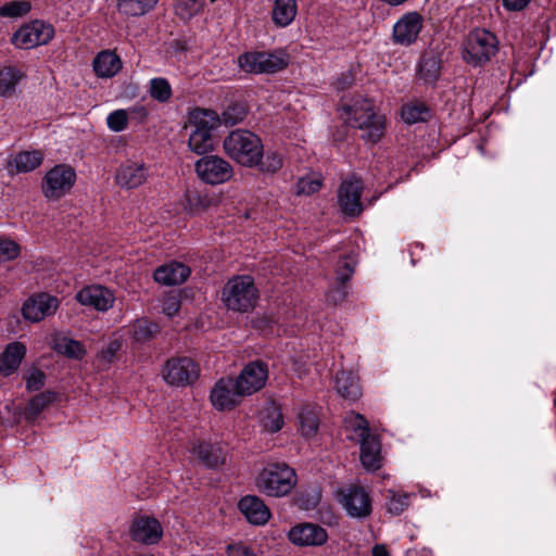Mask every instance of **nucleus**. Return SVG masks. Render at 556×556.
<instances>
[{
    "instance_id": "f257e3e1",
    "label": "nucleus",
    "mask_w": 556,
    "mask_h": 556,
    "mask_svg": "<svg viewBox=\"0 0 556 556\" xmlns=\"http://www.w3.org/2000/svg\"><path fill=\"white\" fill-rule=\"evenodd\" d=\"M222 125L219 115L208 109L195 108L188 112L185 129L189 131L188 148L203 155L215 149L214 132Z\"/></svg>"
},
{
    "instance_id": "f03ea898",
    "label": "nucleus",
    "mask_w": 556,
    "mask_h": 556,
    "mask_svg": "<svg viewBox=\"0 0 556 556\" xmlns=\"http://www.w3.org/2000/svg\"><path fill=\"white\" fill-rule=\"evenodd\" d=\"M345 121L364 131L363 137L377 142L384 132V116L376 111L369 99H356L353 104L343 108Z\"/></svg>"
},
{
    "instance_id": "7ed1b4c3",
    "label": "nucleus",
    "mask_w": 556,
    "mask_h": 556,
    "mask_svg": "<svg viewBox=\"0 0 556 556\" xmlns=\"http://www.w3.org/2000/svg\"><path fill=\"white\" fill-rule=\"evenodd\" d=\"M224 152L241 166L256 167L263 156V142L258 136L249 131L237 129L225 137Z\"/></svg>"
},
{
    "instance_id": "20e7f679",
    "label": "nucleus",
    "mask_w": 556,
    "mask_h": 556,
    "mask_svg": "<svg viewBox=\"0 0 556 556\" xmlns=\"http://www.w3.org/2000/svg\"><path fill=\"white\" fill-rule=\"evenodd\" d=\"M295 484V471L283 463L266 465L255 478L256 489L270 497H283L288 495Z\"/></svg>"
},
{
    "instance_id": "39448f33",
    "label": "nucleus",
    "mask_w": 556,
    "mask_h": 556,
    "mask_svg": "<svg viewBox=\"0 0 556 556\" xmlns=\"http://www.w3.org/2000/svg\"><path fill=\"white\" fill-rule=\"evenodd\" d=\"M239 68L247 74H274L282 71L289 63L285 50L248 51L238 56Z\"/></svg>"
},
{
    "instance_id": "423d86ee",
    "label": "nucleus",
    "mask_w": 556,
    "mask_h": 556,
    "mask_svg": "<svg viewBox=\"0 0 556 556\" xmlns=\"http://www.w3.org/2000/svg\"><path fill=\"white\" fill-rule=\"evenodd\" d=\"M227 308L236 312L252 309L257 301V290L253 278L248 275L236 276L228 280L222 293Z\"/></svg>"
},
{
    "instance_id": "0eeeda50",
    "label": "nucleus",
    "mask_w": 556,
    "mask_h": 556,
    "mask_svg": "<svg viewBox=\"0 0 556 556\" xmlns=\"http://www.w3.org/2000/svg\"><path fill=\"white\" fill-rule=\"evenodd\" d=\"M496 37L486 29L471 31L463 48L464 60L471 65H480L488 62L497 51Z\"/></svg>"
},
{
    "instance_id": "6e6552de",
    "label": "nucleus",
    "mask_w": 556,
    "mask_h": 556,
    "mask_svg": "<svg viewBox=\"0 0 556 556\" xmlns=\"http://www.w3.org/2000/svg\"><path fill=\"white\" fill-rule=\"evenodd\" d=\"M75 181L74 168L66 164H59L45 174L41 192L49 201H58L71 192Z\"/></svg>"
},
{
    "instance_id": "1a4fd4ad",
    "label": "nucleus",
    "mask_w": 556,
    "mask_h": 556,
    "mask_svg": "<svg viewBox=\"0 0 556 556\" xmlns=\"http://www.w3.org/2000/svg\"><path fill=\"white\" fill-rule=\"evenodd\" d=\"M199 179L207 185H220L233 176L231 164L218 155H204L194 163Z\"/></svg>"
},
{
    "instance_id": "9d476101",
    "label": "nucleus",
    "mask_w": 556,
    "mask_h": 556,
    "mask_svg": "<svg viewBox=\"0 0 556 556\" xmlns=\"http://www.w3.org/2000/svg\"><path fill=\"white\" fill-rule=\"evenodd\" d=\"M199 372L198 365L187 356L169 358L161 371L163 380L175 387L191 384L198 379Z\"/></svg>"
},
{
    "instance_id": "9b49d317",
    "label": "nucleus",
    "mask_w": 556,
    "mask_h": 556,
    "mask_svg": "<svg viewBox=\"0 0 556 556\" xmlns=\"http://www.w3.org/2000/svg\"><path fill=\"white\" fill-rule=\"evenodd\" d=\"M54 35L51 25L41 21H33L21 26L12 36V43L18 49H33L47 45Z\"/></svg>"
},
{
    "instance_id": "f8f14e48",
    "label": "nucleus",
    "mask_w": 556,
    "mask_h": 556,
    "mask_svg": "<svg viewBox=\"0 0 556 556\" xmlns=\"http://www.w3.org/2000/svg\"><path fill=\"white\" fill-rule=\"evenodd\" d=\"M338 502L352 518H366L371 513V498L361 486H348L337 493Z\"/></svg>"
},
{
    "instance_id": "ddd939ff",
    "label": "nucleus",
    "mask_w": 556,
    "mask_h": 556,
    "mask_svg": "<svg viewBox=\"0 0 556 556\" xmlns=\"http://www.w3.org/2000/svg\"><path fill=\"white\" fill-rule=\"evenodd\" d=\"M363 182L355 176L344 179L338 190V204L344 215L357 216L363 211Z\"/></svg>"
},
{
    "instance_id": "4468645a",
    "label": "nucleus",
    "mask_w": 556,
    "mask_h": 556,
    "mask_svg": "<svg viewBox=\"0 0 556 556\" xmlns=\"http://www.w3.org/2000/svg\"><path fill=\"white\" fill-rule=\"evenodd\" d=\"M424 26V18L417 12L403 14L392 29V40L395 45L408 47L416 42Z\"/></svg>"
},
{
    "instance_id": "2eb2a0df",
    "label": "nucleus",
    "mask_w": 556,
    "mask_h": 556,
    "mask_svg": "<svg viewBox=\"0 0 556 556\" xmlns=\"http://www.w3.org/2000/svg\"><path fill=\"white\" fill-rule=\"evenodd\" d=\"M59 306L55 296L48 293H38L30 296L23 305L22 314L26 320L38 323L53 315Z\"/></svg>"
},
{
    "instance_id": "dca6fc26",
    "label": "nucleus",
    "mask_w": 556,
    "mask_h": 556,
    "mask_svg": "<svg viewBox=\"0 0 556 556\" xmlns=\"http://www.w3.org/2000/svg\"><path fill=\"white\" fill-rule=\"evenodd\" d=\"M237 388V381L232 379H220L213 387L210 400L217 410H229L236 407L242 396Z\"/></svg>"
},
{
    "instance_id": "f3484780",
    "label": "nucleus",
    "mask_w": 556,
    "mask_h": 556,
    "mask_svg": "<svg viewBox=\"0 0 556 556\" xmlns=\"http://www.w3.org/2000/svg\"><path fill=\"white\" fill-rule=\"evenodd\" d=\"M268 378L267 367L260 362L248 364L239 375L237 388L243 395H250L261 390Z\"/></svg>"
},
{
    "instance_id": "a211bd4d",
    "label": "nucleus",
    "mask_w": 556,
    "mask_h": 556,
    "mask_svg": "<svg viewBox=\"0 0 556 556\" xmlns=\"http://www.w3.org/2000/svg\"><path fill=\"white\" fill-rule=\"evenodd\" d=\"M288 539L296 546H320L327 542L328 533L318 525L305 522L292 527Z\"/></svg>"
},
{
    "instance_id": "6ab92c4d",
    "label": "nucleus",
    "mask_w": 556,
    "mask_h": 556,
    "mask_svg": "<svg viewBox=\"0 0 556 556\" xmlns=\"http://www.w3.org/2000/svg\"><path fill=\"white\" fill-rule=\"evenodd\" d=\"M238 509L252 526H265L271 518L269 507L256 495L242 496L238 502Z\"/></svg>"
},
{
    "instance_id": "aec40b11",
    "label": "nucleus",
    "mask_w": 556,
    "mask_h": 556,
    "mask_svg": "<svg viewBox=\"0 0 556 556\" xmlns=\"http://www.w3.org/2000/svg\"><path fill=\"white\" fill-rule=\"evenodd\" d=\"M76 300L81 305L105 312L113 306L115 296L110 289L100 285H92L79 290L76 294Z\"/></svg>"
},
{
    "instance_id": "412c9836",
    "label": "nucleus",
    "mask_w": 556,
    "mask_h": 556,
    "mask_svg": "<svg viewBox=\"0 0 556 556\" xmlns=\"http://www.w3.org/2000/svg\"><path fill=\"white\" fill-rule=\"evenodd\" d=\"M163 534L161 523L152 517L141 516L132 521L130 528L131 540L146 544H156Z\"/></svg>"
},
{
    "instance_id": "4be33fe9",
    "label": "nucleus",
    "mask_w": 556,
    "mask_h": 556,
    "mask_svg": "<svg viewBox=\"0 0 556 556\" xmlns=\"http://www.w3.org/2000/svg\"><path fill=\"white\" fill-rule=\"evenodd\" d=\"M148 176V167L144 163L127 161L116 169L115 181L124 189H135L144 184Z\"/></svg>"
},
{
    "instance_id": "5701e85b",
    "label": "nucleus",
    "mask_w": 556,
    "mask_h": 556,
    "mask_svg": "<svg viewBox=\"0 0 556 556\" xmlns=\"http://www.w3.org/2000/svg\"><path fill=\"white\" fill-rule=\"evenodd\" d=\"M26 353V345L20 341L7 344L0 354V376L9 377L16 372Z\"/></svg>"
},
{
    "instance_id": "b1692460",
    "label": "nucleus",
    "mask_w": 556,
    "mask_h": 556,
    "mask_svg": "<svg viewBox=\"0 0 556 556\" xmlns=\"http://www.w3.org/2000/svg\"><path fill=\"white\" fill-rule=\"evenodd\" d=\"M43 161V153L39 150L21 151L12 155L7 163L11 175L29 173L38 168Z\"/></svg>"
},
{
    "instance_id": "393cba45",
    "label": "nucleus",
    "mask_w": 556,
    "mask_h": 556,
    "mask_svg": "<svg viewBox=\"0 0 556 556\" xmlns=\"http://www.w3.org/2000/svg\"><path fill=\"white\" fill-rule=\"evenodd\" d=\"M190 269L179 262H170L154 270V280L164 286L180 285L187 280Z\"/></svg>"
},
{
    "instance_id": "a878e982",
    "label": "nucleus",
    "mask_w": 556,
    "mask_h": 556,
    "mask_svg": "<svg viewBox=\"0 0 556 556\" xmlns=\"http://www.w3.org/2000/svg\"><path fill=\"white\" fill-rule=\"evenodd\" d=\"M361 445V463L368 471H375L381 467V445L378 438L374 434L358 442Z\"/></svg>"
},
{
    "instance_id": "bb28decb",
    "label": "nucleus",
    "mask_w": 556,
    "mask_h": 556,
    "mask_svg": "<svg viewBox=\"0 0 556 556\" xmlns=\"http://www.w3.org/2000/svg\"><path fill=\"white\" fill-rule=\"evenodd\" d=\"M25 78V72L14 65L0 67V97L13 98L17 92L18 84Z\"/></svg>"
},
{
    "instance_id": "cd10ccee",
    "label": "nucleus",
    "mask_w": 556,
    "mask_h": 556,
    "mask_svg": "<svg viewBox=\"0 0 556 556\" xmlns=\"http://www.w3.org/2000/svg\"><path fill=\"white\" fill-rule=\"evenodd\" d=\"M122 68V61L112 51H102L93 60V70L98 77L111 78Z\"/></svg>"
},
{
    "instance_id": "c85d7f7f",
    "label": "nucleus",
    "mask_w": 556,
    "mask_h": 556,
    "mask_svg": "<svg viewBox=\"0 0 556 556\" xmlns=\"http://www.w3.org/2000/svg\"><path fill=\"white\" fill-rule=\"evenodd\" d=\"M336 390L342 397L356 401L362 395L358 377L352 371L342 370L336 376Z\"/></svg>"
},
{
    "instance_id": "c756f323",
    "label": "nucleus",
    "mask_w": 556,
    "mask_h": 556,
    "mask_svg": "<svg viewBox=\"0 0 556 556\" xmlns=\"http://www.w3.org/2000/svg\"><path fill=\"white\" fill-rule=\"evenodd\" d=\"M299 431L305 438L316 435L319 428V413L317 406L303 405L298 415Z\"/></svg>"
},
{
    "instance_id": "7c9ffc66",
    "label": "nucleus",
    "mask_w": 556,
    "mask_h": 556,
    "mask_svg": "<svg viewBox=\"0 0 556 556\" xmlns=\"http://www.w3.org/2000/svg\"><path fill=\"white\" fill-rule=\"evenodd\" d=\"M344 430L348 438L357 442L370 435L367 420L357 413H346L344 417Z\"/></svg>"
},
{
    "instance_id": "2f4dec72",
    "label": "nucleus",
    "mask_w": 556,
    "mask_h": 556,
    "mask_svg": "<svg viewBox=\"0 0 556 556\" xmlns=\"http://www.w3.org/2000/svg\"><path fill=\"white\" fill-rule=\"evenodd\" d=\"M258 419L263 430L269 433L278 432L283 426L281 410L274 403L267 404L261 410Z\"/></svg>"
},
{
    "instance_id": "473e14b6",
    "label": "nucleus",
    "mask_w": 556,
    "mask_h": 556,
    "mask_svg": "<svg viewBox=\"0 0 556 556\" xmlns=\"http://www.w3.org/2000/svg\"><path fill=\"white\" fill-rule=\"evenodd\" d=\"M193 454L207 467H217L224 463V453L217 445L200 442L192 448Z\"/></svg>"
},
{
    "instance_id": "72a5a7b5",
    "label": "nucleus",
    "mask_w": 556,
    "mask_h": 556,
    "mask_svg": "<svg viewBox=\"0 0 556 556\" xmlns=\"http://www.w3.org/2000/svg\"><path fill=\"white\" fill-rule=\"evenodd\" d=\"M271 15L277 26L286 27L290 25L296 15L295 0H275Z\"/></svg>"
},
{
    "instance_id": "f704fd0d",
    "label": "nucleus",
    "mask_w": 556,
    "mask_h": 556,
    "mask_svg": "<svg viewBox=\"0 0 556 556\" xmlns=\"http://www.w3.org/2000/svg\"><path fill=\"white\" fill-rule=\"evenodd\" d=\"M56 399V394L52 391L41 392L33 396L24 412V417L27 421H35L40 413L52 404Z\"/></svg>"
},
{
    "instance_id": "c9c22d12",
    "label": "nucleus",
    "mask_w": 556,
    "mask_h": 556,
    "mask_svg": "<svg viewBox=\"0 0 556 556\" xmlns=\"http://www.w3.org/2000/svg\"><path fill=\"white\" fill-rule=\"evenodd\" d=\"M213 204V198L208 193L187 191L184 195V210L190 215H198Z\"/></svg>"
},
{
    "instance_id": "e433bc0d",
    "label": "nucleus",
    "mask_w": 556,
    "mask_h": 556,
    "mask_svg": "<svg viewBox=\"0 0 556 556\" xmlns=\"http://www.w3.org/2000/svg\"><path fill=\"white\" fill-rule=\"evenodd\" d=\"M53 345L58 353L70 358L81 359L86 355V349L79 341L65 336H58Z\"/></svg>"
},
{
    "instance_id": "4c0bfd02",
    "label": "nucleus",
    "mask_w": 556,
    "mask_h": 556,
    "mask_svg": "<svg viewBox=\"0 0 556 556\" xmlns=\"http://www.w3.org/2000/svg\"><path fill=\"white\" fill-rule=\"evenodd\" d=\"M157 0H118L117 7L121 13L128 16H141L152 10Z\"/></svg>"
},
{
    "instance_id": "58836bf2",
    "label": "nucleus",
    "mask_w": 556,
    "mask_h": 556,
    "mask_svg": "<svg viewBox=\"0 0 556 556\" xmlns=\"http://www.w3.org/2000/svg\"><path fill=\"white\" fill-rule=\"evenodd\" d=\"M441 61L434 52H426L420 62L419 73L426 83L434 81L440 75Z\"/></svg>"
},
{
    "instance_id": "ea45409f",
    "label": "nucleus",
    "mask_w": 556,
    "mask_h": 556,
    "mask_svg": "<svg viewBox=\"0 0 556 556\" xmlns=\"http://www.w3.org/2000/svg\"><path fill=\"white\" fill-rule=\"evenodd\" d=\"M402 118L407 124L425 122L429 116V109L424 103L410 102L403 106Z\"/></svg>"
},
{
    "instance_id": "a19ab883",
    "label": "nucleus",
    "mask_w": 556,
    "mask_h": 556,
    "mask_svg": "<svg viewBox=\"0 0 556 556\" xmlns=\"http://www.w3.org/2000/svg\"><path fill=\"white\" fill-rule=\"evenodd\" d=\"M283 165V156L276 150H268L266 153L263 151V156L257 163L256 167L262 173L274 174L278 172Z\"/></svg>"
},
{
    "instance_id": "79ce46f5",
    "label": "nucleus",
    "mask_w": 556,
    "mask_h": 556,
    "mask_svg": "<svg viewBox=\"0 0 556 556\" xmlns=\"http://www.w3.org/2000/svg\"><path fill=\"white\" fill-rule=\"evenodd\" d=\"M149 94L154 100L165 103L172 97V87L167 79L163 77L152 78L149 81Z\"/></svg>"
},
{
    "instance_id": "37998d69",
    "label": "nucleus",
    "mask_w": 556,
    "mask_h": 556,
    "mask_svg": "<svg viewBox=\"0 0 556 556\" xmlns=\"http://www.w3.org/2000/svg\"><path fill=\"white\" fill-rule=\"evenodd\" d=\"M202 0H175V14L182 21H189L202 10Z\"/></svg>"
},
{
    "instance_id": "c03bdc74",
    "label": "nucleus",
    "mask_w": 556,
    "mask_h": 556,
    "mask_svg": "<svg viewBox=\"0 0 556 556\" xmlns=\"http://www.w3.org/2000/svg\"><path fill=\"white\" fill-rule=\"evenodd\" d=\"M321 187V176L312 173L299 178L295 185V193L299 195H311L317 192Z\"/></svg>"
},
{
    "instance_id": "a18cd8bd",
    "label": "nucleus",
    "mask_w": 556,
    "mask_h": 556,
    "mask_svg": "<svg viewBox=\"0 0 556 556\" xmlns=\"http://www.w3.org/2000/svg\"><path fill=\"white\" fill-rule=\"evenodd\" d=\"M31 9L30 2L26 0H15L0 7V16L17 18L26 15Z\"/></svg>"
},
{
    "instance_id": "49530a36",
    "label": "nucleus",
    "mask_w": 556,
    "mask_h": 556,
    "mask_svg": "<svg viewBox=\"0 0 556 556\" xmlns=\"http://www.w3.org/2000/svg\"><path fill=\"white\" fill-rule=\"evenodd\" d=\"M409 494L390 490L387 509L392 515L402 514L409 505Z\"/></svg>"
},
{
    "instance_id": "de8ad7c7",
    "label": "nucleus",
    "mask_w": 556,
    "mask_h": 556,
    "mask_svg": "<svg viewBox=\"0 0 556 556\" xmlns=\"http://www.w3.org/2000/svg\"><path fill=\"white\" fill-rule=\"evenodd\" d=\"M129 124V113L125 109H118L106 116V125L114 132L124 131Z\"/></svg>"
},
{
    "instance_id": "09e8293b",
    "label": "nucleus",
    "mask_w": 556,
    "mask_h": 556,
    "mask_svg": "<svg viewBox=\"0 0 556 556\" xmlns=\"http://www.w3.org/2000/svg\"><path fill=\"white\" fill-rule=\"evenodd\" d=\"M247 111L242 104L229 105L219 116L222 124L226 126H233L239 124L245 117Z\"/></svg>"
},
{
    "instance_id": "8fccbe9b",
    "label": "nucleus",
    "mask_w": 556,
    "mask_h": 556,
    "mask_svg": "<svg viewBox=\"0 0 556 556\" xmlns=\"http://www.w3.org/2000/svg\"><path fill=\"white\" fill-rule=\"evenodd\" d=\"M21 253L20 245L9 239L0 238V263L15 260Z\"/></svg>"
},
{
    "instance_id": "3c124183",
    "label": "nucleus",
    "mask_w": 556,
    "mask_h": 556,
    "mask_svg": "<svg viewBox=\"0 0 556 556\" xmlns=\"http://www.w3.org/2000/svg\"><path fill=\"white\" fill-rule=\"evenodd\" d=\"M25 380L28 391H37L45 386L46 375L40 369L33 368L28 371Z\"/></svg>"
},
{
    "instance_id": "603ef678",
    "label": "nucleus",
    "mask_w": 556,
    "mask_h": 556,
    "mask_svg": "<svg viewBox=\"0 0 556 556\" xmlns=\"http://www.w3.org/2000/svg\"><path fill=\"white\" fill-rule=\"evenodd\" d=\"M180 309V298L178 294L169 293L164 296L162 312L167 317H174Z\"/></svg>"
},
{
    "instance_id": "864d4df0",
    "label": "nucleus",
    "mask_w": 556,
    "mask_h": 556,
    "mask_svg": "<svg viewBox=\"0 0 556 556\" xmlns=\"http://www.w3.org/2000/svg\"><path fill=\"white\" fill-rule=\"evenodd\" d=\"M355 261L353 257H344L339 261L337 267L338 279L342 282L350 279L354 271Z\"/></svg>"
},
{
    "instance_id": "5fc2aeb1",
    "label": "nucleus",
    "mask_w": 556,
    "mask_h": 556,
    "mask_svg": "<svg viewBox=\"0 0 556 556\" xmlns=\"http://www.w3.org/2000/svg\"><path fill=\"white\" fill-rule=\"evenodd\" d=\"M156 331V325L141 320L135 326V336L137 340L149 339Z\"/></svg>"
},
{
    "instance_id": "6e6d98bb",
    "label": "nucleus",
    "mask_w": 556,
    "mask_h": 556,
    "mask_svg": "<svg viewBox=\"0 0 556 556\" xmlns=\"http://www.w3.org/2000/svg\"><path fill=\"white\" fill-rule=\"evenodd\" d=\"M119 349L121 343L117 340L111 341L108 344V346L101 352L100 358L105 363H112Z\"/></svg>"
},
{
    "instance_id": "4d7b16f0",
    "label": "nucleus",
    "mask_w": 556,
    "mask_h": 556,
    "mask_svg": "<svg viewBox=\"0 0 556 556\" xmlns=\"http://www.w3.org/2000/svg\"><path fill=\"white\" fill-rule=\"evenodd\" d=\"M227 556H256V555L249 546L237 543V544L228 545Z\"/></svg>"
},
{
    "instance_id": "13d9d810",
    "label": "nucleus",
    "mask_w": 556,
    "mask_h": 556,
    "mask_svg": "<svg viewBox=\"0 0 556 556\" xmlns=\"http://www.w3.org/2000/svg\"><path fill=\"white\" fill-rule=\"evenodd\" d=\"M126 111L129 113V119H135L137 123L146 122L149 115V111L144 105H134Z\"/></svg>"
},
{
    "instance_id": "bf43d9fd",
    "label": "nucleus",
    "mask_w": 556,
    "mask_h": 556,
    "mask_svg": "<svg viewBox=\"0 0 556 556\" xmlns=\"http://www.w3.org/2000/svg\"><path fill=\"white\" fill-rule=\"evenodd\" d=\"M531 0H503V7L507 11H521L523 10Z\"/></svg>"
},
{
    "instance_id": "052dcab7",
    "label": "nucleus",
    "mask_w": 556,
    "mask_h": 556,
    "mask_svg": "<svg viewBox=\"0 0 556 556\" xmlns=\"http://www.w3.org/2000/svg\"><path fill=\"white\" fill-rule=\"evenodd\" d=\"M372 556H389V553L384 545L377 544L372 548Z\"/></svg>"
},
{
    "instance_id": "680f3d73",
    "label": "nucleus",
    "mask_w": 556,
    "mask_h": 556,
    "mask_svg": "<svg viewBox=\"0 0 556 556\" xmlns=\"http://www.w3.org/2000/svg\"><path fill=\"white\" fill-rule=\"evenodd\" d=\"M319 497H320V496H319V493H318V492H315V494H314V495H313V497H312V503H311V504H307V505H304V508H305V509H309V508H312V507H315V506H316V504H317V503H318V501H319Z\"/></svg>"
},
{
    "instance_id": "e2e57ef3",
    "label": "nucleus",
    "mask_w": 556,
    "mask_h": 556,
    "mask_svg": "<svg viewBox=\"0 0 556 556\" xmlns=\"http://www.w3.org/2000/svg\"><path fill=\"white\" fill-rule=\"evenodd\" d=\"M138 556H154V555H152V554H140Z\"/></svg>"
}]
</instances>
